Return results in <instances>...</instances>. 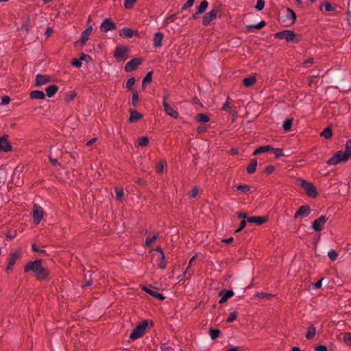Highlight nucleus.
Returning <instances> with one entry per match:
<instances>
[{"label":"nucleus","mask_w":351,"mask_h":351,"mask_svg":"<svg viewBox=\"0 0 351 351\" xmlns=\"http://www.w3.org/2000/svg\"><path fill=\"white\" fill-rule=\"evenodd\" d=\"M265 3L264 0H257L255 8L259 11L262 10L265 7Z\"/></svg>","instance_id":"nucleus-47"},{"label":"nucleus","mask_w":351,"mask_h":351,"mask_svg":"<svg viewBox=\"0 0 351 351\" xmlns=\"http://www.w3.org/2000/svg\"><path fill=\"white\" fill-rule=\"evenodd\" d=\"M345 152H343V155L346 156V159L348 160L351 156V139H349L346 141L345 145Z\"/></svg>","instance_id":"nucleus-28"},{"label":"nucleus","mask_w":351,"mask_h":351,"mask_svg":"<svg viewBox=\"0 0 351 351\" xmlns=\"http://www.w3.org/2000/svg\"><path fill=\"white\" fill-rule=\"evenodd\" d=\"M80 58L81 61L84 60L86 62H88L91 59L90 56L87 54H82Z\"/></svg>","instance_id":"nucleus-63"},{"label":"nucleus","mask_w":351,"mask_h":351,"mask_svg":"<svg viewBox=\"0 0 351 351\" xmlns=\"http://www.w3.org/2000/svg\"><path fill=\"white\" fill-rule=\"evenodd\" d=\"M156 171L158 172V173H162L163 171V169H164V164L162 162H160L157 165H156Z\"/></svg>","instance_id":"nucleus-62"},{"label":"nucleus","mask_w":351,"mask_h":351,"mask_svg":"<svg viewBox=\"0 0 351 351\" xmlns=\"http://www.w3.org/2000/svg\"><path fill=\"white\" fill-rule=\"evenodd\" d=\"M163 107L165 112L169 116L173 118H177L178 117V112L173 110L168 104H165Z\"/></svg>","instance_id":"nucleus-22"},{"label":"nucleus","mask_w":351,"mask_h":351,"mask_svg":"<svg viewBox=\"0 0 351 351\" xmlns=\"http://www.w3.org/2000/svg\"><path fill=\"white\" fill-rule=\"evenodd\" d=\"M32 215L34 223L38 224L43 217V211L40 206L35 205L33 208Z\"/></svg>","instance_id":"nucleus-10"},{"label":"nucleus","mask_w":351,"mask_h":351,"mask_svg":"<svg viewBox=\"0 0 351 351\" xmlns=\"http://www.w3.org/2000/svg\"><path fill=\"white\" fill-rule=\"evenodd\" d=\"M195 119L197 121L201 123H206L210 120V118L204 114H197Z\"/></svg>","instance_id":"nucleus-33"},{"label":"nucleus","mask_w":351,"mask_h":351,"mask_svg":"<svg viewBox=\"0 0 351 351\" xmlns=\"http://www.w3.org/2000/svg\"><path fill=\"white\" fill-rule=\"evenodd\" d=\"M136 2V0H125L124 6L127 9L132 8L133 5Z\"/></svg>","instance_id":"nucleus-50"},{"label":"nucleus","mask_w":351,"mask_h":351,"mask_svg":"<svg viewBox=\"0 0 351 351\" xmlns=\"http://www.w3.org/2000/svg\"><path fill=\"white\" fill-rule=\"evenodd\" d=\"M147 326V320H144L143 322L138 324L130 333V339L134 341L142 337Z\"/></svg>","instance_id":"nucleus-2"},{"label":"nucleus","mask_w":351,"mask_h":351,"mask_svg":"<svg viewBox=\"0 0 351 351\" xmlns=\"http://www.w3.org/2000/svg\"><path fill=\"white\" fill-rule=\"evenodd\" d=\"M11 145L8 142L7 137L3 136L0 138V150L3 152H9L11 150Z\"/></svg>","instance_id":"nucleus-17"},{"label":"nucleus","mask_w":351,"mask_h":351,"mask_svg":"<svg viewBox=\"0 0 351 351\" xmlns=\"http://www.w3.org/2000/svg\"><path fill=\"white\" fill-rule=\"evenodd\" d=\"M332 130L330 128H325L321 133V136L325 138H330L332 136Z\"/></svg>","instance_id":"nucleus-36"},{"label":"nucleus","mask_w":351,"mask_h":351,"mask_svg":"<svg viewBox=\"0 0 351 351\" xmlns=\"http://www.w3.org/2000/svg\"><path fill=\"white\" fill-rule=\"evenodd\" d=\"M267 219V217L252 216L247 218V221L249 223H255L258 225H261L264 223Z\"/></svg>","instance_id":"nucleus-19"},{"label":"nucleus","mask_w":351,"mask_h":351,"mask_svg":"<svg viewBox=\"0 0 351 351\" xmlns=\"http://www.w3.org/2000/svg\"><path fill=\"white\" fill-rule=\"evenodd\" d=\"M58 88L56 85H51L46 88L45 91L46 94L49 97H51L53 96L58 91Z\"/></svg>","instance_id":"nucleus-25"},{"label":"nucleus","mask_w":351,"mask_h":351,"mask_svg":"<svg viewBox=\"0 0 351 351\" xmlns=\"http://www.w3.org/2000/svg\"><path fill=\"white\" fill-rule=\"evenodd\" d=\"M315 351H327V348L325 346L320 345L315 348Z\"/></svg>","instance_id":"nucleus-64"},{"label":"nucleus","mask_w":351,"mask_h":351,"mask_svg":"<svg viewBox=\"0 0 351 351\" xmlns=\"http://www.w3.org/2000/svg\"><path fill=\"white\" fill-rule=\"evenodd\" d=\"M161 351H171L172 348L167 343H162L160 346Z\"/></svg>","instance_id":"nucleus-56"},{"label":"nucleus","mask_w":351,"mask_h":351,"mask_svg":"<svg viewBox=\"0 0 351 351\" xmlns=\"http://www.w3.org/2000/svg\"><path fill=\"white\" fill-rule=\"evenodd\" d=\"M158 237H159L158 232L155 233L153 237H149V236L147 237L145 240V245L147 247L150 246L152 244V243L154 241H156Z\"/></svg>","instance_id":"nucleus-29"},{"label":"nucleus","mask_w":351,"mask_h":351,"mask_svg":"<svg viewBox=\"0 0 351 351\" xmlns=\"http://www.w3.org/2000/svg\"><path fill=\"white\" fill-rule=\"evenodd\" d=\"M10 97H8L7 95L3 96L1 98V102L0 103V105H2V106L7 105L10 103Z\"/></svg>","instance_id":"nucleus-52"},{"label":"nucleus","mask_w":351,"mask_h":351,"mask_svg":"<svg viewBox=\"0 0 351 351\" xmlns=\"http://www.w3.org/2000/svg\"><path fill=\"white\" fill-rule=\"evenodd\" d=\"M141 58H134L128 61L125 65V71L130 72L137 68L141 64Z\"/></svg>","instance_id":"nucleus-9"},{"label":"nucleus","mask_w":351,"mask_h":351,"mask_svg":"<svg viewBox=\"0 0 351 351\" xmlns=\"http://www.w3.org/2000/svg\"><path fill=\"white\" fill-rule=\"evenodd\" d=\"M218 13L217 9H213L209 12L204 14L202 20V23L204 25H208L210 23L217 17Z\"/></svg>","instance_id":"nucleus-11"},{"label":"nucleus","mask_w":351,"mask_h":351,"mask_svg":"<svg viewBox=\"0 0 351 351\" xmlns=\"http://www.w3.org/2000/svg\"><path fill=\"white\" fill-rule=\"evenodd\" d=\"M291 125H292V120L291 119H286L285 121V122L283 123V125H282V128L285 130V131H289L291 130Z\"/></svg>","instance_id":"nucleus-37"},{"label":"nucleus","mask_w":351,"mask_h":351,"mask_svg":"<svg viewBox=\"0 0 351 351\" xmlns=\"http://www.w3.org/2000/svg\"><path fill=\"white\" fill-rule=\"evenodd\" d=\"M128 48L123 46H117L114 51V58L120 62H123L127 59Z\"/></svg>","instance_id":"nucleus-5"},{"label":"nucleus","mask_w":351,"mask_h":351,"mask_svg":"<svg viewBox=\"0 0 351 351\" xmlns=\"http://www.w3.org/2000/svg\"><path fill=\"white\" fill-rule=\"evenodd\" d=\"M141 114L140 113H138V112H136V111H132L130 112V122H135V121H137L138 120H139L141 117Z\"/></svg>","instance_id":"nucleus-32"},{"label":"nucleus","mask_w":351,"mask_h":351,"mask_svg":"<svg viewBox=\"0 0 351 351\" xmlns=\"http://www.w3.org/2000/svg\"><path fill=\"white\" fill-rule=\"evenodd\" d=\"M228 99H229V97L227 98L226 102L225 104H223V105L222 106V110L228 111L231 109V106H230V104L228 103Z\"/></svg>","instance_id":"nucleus-61"},{"label":"nucleus","mask_w":351,"mask_h":351,"mask_svg":"<svg viewBox=\"0 0 351 351\" xmlns=\"http://www.w3.org/2000/svg\"><path fill=\"white\" fill-rule=\"evenodd\" d=\"M275 170V167L273 165H268L265 168V173L267 174L271 173Z\"/></svg>","instance_id":"nucleus-57"},{"label":"nucleus","mask_w":351,"mask_h":351,"mask_svg":"<svg viewBox=\"0 0 351 351\" xmlns=\"http://www.w3.org/2000/svg\"><path fill=\"white\" fill-rule=\"evenodd\" d=\"M116 197L118 200H121L124 196V191L123 189L117 188L115 189Z\"/></svg>","instance_id":"nucleus-42"},{"label":"nucleus","mask_w":351,"mask_h":351,"mask_svg":"<svg viewBox=\"0 0 351 351\" xmlns=\"http://www.w3.org/2000/svg\"><path fill=\"white\" fill-rule=\"evenodd\" d=\"M116 28L117 26L115 23H113L110 19H105L100 25V31L104 33L116 29Z\"/></svg>","instance_id":"nucleus-6"},{"label":"nucleus","mask_w":351,"mask_h":351,"mask_svg":"<svg viewBox=\"0 0 351 351\" xmlns=\"http://www.w3.org/2000/svg\"><path fill=\"white\" fill-rule=\"evenodd\" d=\"M152 80V72H148L143 80V86L146 84L150 83Z\"/></svg>","instance_id":"nucleus-41"},{"label":"nucleus","mask_w":351,"mask_h":351,"mask_svg":"<svg viewBox=\"0 0 351 351\" xmlns=\"http://www.w3.org/2000/svg\"><path fill=\"white\" fill-rule=\"evenodd\" d=\"M72 65L77 68L80 67L82 66V61H81L80 58L73 60Z\"/></svg>","instance_id":"nucleus-59"},{"label":"nucleus","mask_w":351,"mask_h":351,"mask_svg":"<svg viewBox=\"0 0 351 351\" xmlns=\"http://www.w3.org/2000/svg\"><path fill=\"white\" fill-rule=\"evenodd\" d=\"M324 6H325V10L327 12L335 11V8H336L335 6L332 5L330 3H325Z\"/></svg>","instance_id":"nucleus-51"},{"label":"nucleus","mask_w":351,"mask_h":351,"mask_svg":"<svg viewBox=\"0 0 351 351\" xmlns=\"http://www.w3.org/2000/svg\"><path fill=\"white\" fill-rule=\"evenodd\" d=\"M316 333V329L313 326H310L308 328V331L306 335V337L308 339H312Z\"/></svg>","instance_id":"nucleus-35"},{"label":"nucleus","mask_w":351,"mask_h":351,"mask_svg":"<svg viewBox=\"0 0 351 351\" xmlns=\"http://www.w3.org/2000/svg\"><path fill=\"white\" fill-rule=\"evenodd\" d=\"M194 1L195 0H187L186 2L181 8V11H183L191 7L193 5Z\"/></svg>","instance_id":"nucleus-46"},{"label":"nucleus","mask_w":351,"mask_h":351,"mask_svg":"<svg viewBox=\"0 0 351 351\" xmlns=\"http://www.w3.org/2000/svg\"><path fill=\"white\" fill-rule=\"evenodd\" d=\"M29 97L31 99H43L45 97L44 92L40 90H33L30 93Z\"/></svg>","instance_id":"nucleus-23"},{"label":"nucleus","mask_w":351,"mask_h":351,"mask_svg":"<svg viewBox=\"0 0 351 351\" xmlns=\"http://www.w3.org/2000/svg\"><path fill=\"white\" fill-rule=\"evenodd\" d=\"M256 79L255 76H250L245 77L243 80V84L246 87L252 86L256 82Z\"/></svg>","instance_id":"nucleus-26"},{"label":"nucleus","mask_w":351,"mask_h":351,"mask_svg":"<svg viewBox=\"0 0 351 351\" xmlns=\"http://www.w3.org/2000/svg\"><path fill=\"white\" fill-rule=\"evenodd\" d=\"M164 35L161 32H156L154 34V46L156 47H159L162 45V41L163 40Z\"/></svg>","instance_id":"nucleus-20"},{"label":"nucleus","mask_w":351,"mask_h":351,"mask_svg":"<svg viewBox=\"0 0 351 351\" xmlns=\"http://www.w3.org/2000/svg\"><path fill=\"white\" fill-rule=\"evenodd\" d=\"M300 185L308 196L311 197H315L317 196V189L312 183L302 180Z\"/></svg>","instance_id":"nucleus-3"},{"label":"nucleus","mask_w":351,"mask_h":351,"mask_svg":"<svg viewBox=\"0 0 351 351\" xmlns=\"http://www.w3.org/2000/svg\"><path fill=\"white\" fill-rule=\"evenodd\" d=\"M134 84H135V78L134 77L129 78L126 82L127 88L131 89L132 88V86L134 85Z\"/></svg>","instance_id":"nucleus-49"},{"label":"nucleus","mask_w":351,"mask_h":351,"mask_svg":"<svg viewBox=\"0 0 351 351\" xmlns=\"http://www.w3.org/2000/svg\"><path fill=\"white\" fill-rule=\"evenodd\" d=\"M286 19H291L292 20V23L295 21V19H296V14L295 13L293 12V10L290 9V8H287L286 10Z\"/></svg>","instance_id":"nucleus-30"},{"label":"nucleus","mask_w":351,"mask_h":351,"mask_svg":"<svg viewBox=\"0 0 351 351\" xmlns=\"http://www.w3.org/2000/svg\"><path fill=\"white\" fill-rule=\"evenodd\" d=\"M245 225H246V221L245 219L242 220L240 222L239 228L235 230V232H240L241 230H242L245 228Z\"/></svg>","instance_id":"nucleus-60"},{"label":"nucleus","mask_w":351,"mask_h":351,"mask_svg":"<svg viewBox=\"0 0 351 351\" xmlns=\"http://www.w3.org/2000/svg\"><path fill=\"white\" fill-rule=\"evenodd\" d=\"M136 33L137 32L134 30H132L129 27H123L119 30V36L123 38H130Z\"/></svg>","instance_id":"nucleus-16"},{"label":"nucleus","mask_w":351,"mask_h":351,"mask_svg":"<svg viewBox=\"0 0 351 351\" xmlns=\"http://www.w3.org/2000/svg\"><path fill=\"white\" fill-rule=\"evenodd\" d=\"M51 81V77L49 75L38 74L36 76V86H39Z\"/></svg>","instance_id":"nucleus-15"},{"label":"nucleus","mask_w":351,"mask_h":351,"mask_svg":"<svg viewBox=\"0 0 351 351\" xmlns=\"http://www.w3.org/2000/svg\"><path fill=\"white\" fill-rule=\"evenodd\" d=\"M272 149H274V147L271 145L262 146V147H260L258 149H256L253 152V155H257V154H261V153H264V152H269V151H271Z\"/></svg>","instance_id":"nucleus-24"},{"label":"nucleus","mask_w":351,"mask_h":351,"mask_svg":"<svg viewBox=\"0 0 351 351\" xmlns=\"http://www.w3.org/2000/svg\"><path fill=\"white\" fill-rule=\"evenodd\" d=\"M238 315V313L236 311L232 312L228 319H226V322L228 323L232 322L234 320L236 319Z\"/></svg>","instance_id":"nucleus-45"},{"label":"nucleus","mask_w":351,"mask_h":351,"mask_svg":"<svg viewBox=\"0 0 351 351\" xmlns=\"http://www.w3.org/2000/svg\"><path fill=\"white\" fill-rule=\"evenodd\" d=\"M328 256L331 261H335L338 256V254L335 250H332L328 252Z\"/></svg>","instance_id":"nucleus-48"},{"label":"nucleus","mask_w":351,"mask_h":351,"mask_svg":"<svg viewBox=\"0 0 351 351\" xmlns=\"http://www.w3.org/2000/svg\"><path fill=\"white\" fill-rule=\"evenodd\" d=\"M138 101V94L137 92H135L132 94V105L136 106Z\"/></svg>","instance_id":"nucleus-54"},{"label":"nucleus","mask_w":351,"mask_h":351,"mask_svg":"<svg viewBox=\"0 0 351 351\" xmlns=\"http://www.w3.org/2000/svg\"><path fill=\"white\" fill-rule=\"evenodd\" d=\"M141 289L147 293L149 294L150 295L154 297L155 298L159 300H165V297L161 293H158V291L156 290L155 289H151L146 286H142Z\"/></svg>","instance_id":"nucleus-14"},{"label":"nucleus","mask_w":351,"mask_h":351,"mask_svg":"<svg viewBox=\"0 0 351 351\" xmlns=\"http://www.w3.org/2000/svg\"><path fill=\"white\" fill-rule=\"evenodd\" d=\"M237 189L246 193L250 191V186L246 184H239L237 186Z\"/></svg>","instance_id":"nucleus-43"},{"label":"nucleus","mask_w":351,"mask_h":351,"mask_svg":"<svg viewBox=\"0 0 351 351\" xmlns=\"http://www.w3.org/2000/svg\"><path fill=\"white\" fill-rule=\"evenodd\" d=\"M257 166V161L256 159H252L250 162L248 167H247V172L248 173H253L256 171Z\"/></svg>","instance_id":"nucleus-27"},{"label":"nucleus","mask_w":351,"mask_h":351,"mask_svg":"<svg viewBox=\"0 0 351 351\" xmlns=\"http://www.w3.org/2000/svg\"><path fill=\"white\" fill-rule=\"evenodd\" d=\"M176 19V14H171L169 15L165 20V25H167L168 23H170L171 22H173L174 21V19Z\"/></svg>","instance_id":"nucleus-58"},{"label":"nucleus","mask_w":351,"mask_h":351,"mask_svg":"<svg viewBox=\"0 0 351 351\" xmlns=\"http://www.w3.org/2000/svg\"><path fill=\"white\" fill-rule=\"evenodd\" d=\"M20 256V252H15L12 253L8 260V264L6 267V271L7 273H10L12 270V267L14 265L16 260Z\"/></svg>","instance_id":"nucleus-8"},{"label":"nucleus","mask_w":351,"mask_h":351,"mask_svg":"<svg viewBox=\"0 0 351 351\" xmlns=\"http://www.w3.org/2000/svg\"><path fill=\"white\" fill-rule=\"evenodd\" d=\"M343 341L347 345L351 346V333L350 332L344 333Z\"/></svg>","instance_id":"nucleus-44"},{"label":"nucleus","mask_w":351,"mask_h":351,"mask_svg":"<svg viewBox=\"0 0 351 351\" xmlns=\"http://www.w3.org/2000/svg\"><path fill=\"white\" fill-rule=\"evenodd\" d=\"M149 140L148 137L143 136L138 138V145L141 147H145L148 145Z\"/></svg>","instance_id":"nucleus-39"},{"label":"nucleus","mask_w":351,"mask_h":351,"mask_svg":"<svg viewBox=\"0 0 351 351\" xmlns=\"http://www.w3.org/2000/svg\"><path fill=\"white\" fill-rule=\"evenodd\" d=\"M158 265L160 269H165L166 267L165 257L163 253L160 255Z\"/></svg>","instance_id":"nucleus-38"},{"label":"nucleus","mask_w":351,"mask_h":351,"mask_svg":"<svg viewBox=\"0 0 351 351\" xmlns=\"http://www.w3.org/2000/svg\"><path fill=\"white\" fill-rule=\"evenodd\" d=\"M295 34L291 30H285L276 34V37L280 39H285L287 42L293 41Z\"/></svg>","instance_id":"nucleus-12"},{"label":"nucleus","mask_w":351,"mask_h":351,"mask_svg":"<svg viewBox=\"0 0 351 351\" xmlns=\"http://www.w3.org/2000/svg\"><path fill=\"white\" fill-rule=\"evenodd\" d=\"M327 220L328 218L325 215H322L313 221L312 228L317 232L321 231Z\"/></svg>","instance_id":"nucleus-7"},{"label":"nucleus","mask_w":351,"mask_h":351,"mask_svg":"<svg viewBox=\"0 0 351 351\" xmlns=\"http://www.w3.org/2000/svg\"><path fill=\"white\" fill-rule=\"evenodd\" d=\"M208 3L206 1H203L200 5L197 7V13H203L208 8Z\"/></svg>","instance_id":"nucleus-34"},{"label":"nucleus","mask_w":351,"mask_h":351,"mask_svg":"<svg viewBox=\"0 0 351 351\" xmlns=\"http://www.w3.org/2000/svg\"><path fill=\"white\" fill-rule=\"evenodd\" d=\"M310 207L308 205H302L298 208V211L295 213L294 217H306L310 214Z\"/></svg>","instance_id":"nucleus-13"},{"label":"nucleus","mask_w":351,"mask_h":351,"mask_svg":"<svg viewBox=\"0 0 351 351\" xmlns=\"http://www.w3.org/2000/svg\"><path fill=\"white\" fill-rule=\"evenodd\" d=\"M256 295H257V297L261 298L269 299L271 298V295H269L267 293H264V292H258L256 293Z\"/></svg>","instance_id":"nucleus-55"},{"label":"nucleus","mask_w":351,"mask_h":351,"mask_svg":"<svg viewBox=\"0 0 351 351\" xmlns=\"http://www.w3.org/2000/svg\"><path fill=\"white\" fill-rule=\"evenodd\" d=\"M93 31V27L91 26L88 27L82 33L81 38L82 44L84 45L86 41L88 40V36Z\"/></svg>","instance_id":"nucleus-21"},{"label":"nucleus","mask_w":351,"mask_h":351,"mask_svg":"<svg viewBox=\"0 0 351 351\" xmlns=\"http://www.w3.org/2000/svg\"><path fill=\"white\" fill-rule=\"evenodd\" d=\"M346 156L343 155V151L337 152L332 157L327 161L328 165H335L340 162L346 161Z\"/></svg>","instance_id":"nucleus-4"},{"label":"nucleus","mask_w":351,"mask_h":351,"mask_svg":"<svg viewBox=\"0 0 351 351\" xmlns=\"http://www.w3.org/2000/svg\"><path fill=\"white\" fill-rule=\"evenodd\" d=\"M25 271H32L35 273L37 278L42 280L47 278L48 271L41 265L40 261L36 260L33 262H29L25 267Z\"/></svg>","instance_id":"nucleus-1"},{"label":"nucleus","mask_w":351,"mask_h":351,"mask_svg":"<svg viewBox=\"0 0 351 351\" xmlns=\"http://www.w3.org/2000/svg\"><path fill=\"white\" fill-rule=\"evenodd\" d=\"M271 151L274 152V154H275V156L276 158H279L280 156H284V153H283L282 150L280 149H274H274H272Z\"/></svg>","instance_id":"nucleus-53"},{"label":"nucleus","mask_w":351,"mask_h":351,"mask_svg":"<svg viewBox=\"0 0 351 351\" xmlns=\"http://www.w3.org/2000/svg\"><path fill=\"white\" fill-rule=\"evenodd\" d=\"M265 22L262 21H261L260 23L256 24V25H249L247 26V29L249 30V31H252V29H262L263 27H265Z\"/></svg>","instance_id":"nucleus-31"},{"label":"nucleus","mask_w":351,"mask_h":351,"mask_svg":"<svg viewBox=\"0 0 351 351\" xmlns=\"http://www.w3.org/2000/svg\"><path fill=\"white\" fill-rule=\"evenodd\" d=\"M220 331L217 329H210L209 330V334L210 335V338L212 339H217L219 335Z\"/></svg>","instance_id":"nucleus-40"},{"label":"nucleus","mask_w":351,"mask_h":351,"mask_svg":"<svg viewBox=\"0 0 351 351\" xmlns=\"http://www.w3.org/2000/svg\"><path fill=\"white\" fill-rule=\"evenodd\" d=\"M219 294L221 296V299L219 301V303L223 304L225 302H226L229 298L233 296L234 292L231 290H228L226 292L224 291H221Z\"/></svg>","instance_id":"nucleus-18"}]
</instances>
